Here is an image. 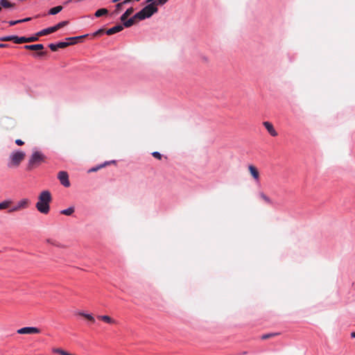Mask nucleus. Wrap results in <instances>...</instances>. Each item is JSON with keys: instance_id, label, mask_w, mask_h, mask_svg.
I'll return each instance as SVG.
<instances>
[{"instance_id": "obj_1", "label": "nucleus", "mask_w": 355, "mask_h": 355, "mask_svg": "<svg viewBox=\"0 0 355 355\" xmlns=\"http://www.w3.org/2000/svg\"><path fill=\"white\" fill-rule=\"evenodd\" d=\"M105 33V31L103 28H100L92 34H85L80 36H76L73 37H67L65 38V41H58L55 42H51L49 44H76L77 43L84 42V39L87 38V42L90 41L94 37L103 35Z\"/></svg>"}, {"instance_id": "obj_2", "label": "nucleus", "mask_w": 355, "mask_h": 355, "mask_svg": "<svg viewBox=\"0 0 355 355\" xmlns=\"http://www.w3.org/2000/svg\"><path fill=\"white\" fill-rule=\"evenodd\" d=\"M51 200V192L48 190L42 191L38 196V201L35 204V207L39 212L47 214L50 211V202Z\"/></svg>"}, {"instance_id": "obj_3", "label": "nucleus", "mask_w": 355, "mask_h": 355, "mask_svg": "<svg viewBox=\"0 0 355 355\" xmlns=\"http://www.w3.org/2000/svg\"><path fill=\"white\" fill-rule=\"evenodd\" d=\"M26 153L21 150L12 151L8 157L7 166L9 168H18L21 163L24 160Z\"/></svg>"}, {"instance_id": "obj_4", "label": "nucleus", "mask_w": 355, "mask_h": 355, "mask_svg": "<svg viewBox=\"0 0 355 355\" xmlns=\"http://www.w3.org/2000/svg\"><path fill=\"white\" fill-rule=\"evenodd\" d=\"M46 158V156L42 152L38 150L33 151L28 160V170H32L42 163L45 162Z\"/></svg>"}, {"instance_id": "obj_5", "label": "nucleus", "mask_w": 355, "mask_h": 355, "mask_svg": "<svg viewBox=\"0 0 355 355\" xmlns=\"http://www.w3.org/2000/svg\"><path fill=\"white\" fill-rule=\"evenodd\" d=\"M158 8L153 6V3H148L140 11L136 13V17L139 20H144L150 18L155 13L157 12Z\"/></svg>"}, {"instance_id": "obj_6", "label": "nucleus", "mask_w": 355, "mask_h": 355, "mask_svg": "<svg viewBox=\"0 0 355 355\" xmlns=\"http://www.w3.org/2000/svg\"><path fill=\"white\" fill-rule=\"evenodd\" d=\"M26 49L31 51V55L35 58L42 59L47 56V49L44 46H24Z\"/></svg>"}, {"instance_id": "obj_7", "label": "nucleus", "mask_w": 355, "mask_h": 355, "mask_svg": "<svg viewBox=\"0 0 355 355\" xmlns=\"http://www.w3.org/2000/svg\"><path fill=\"white\" fill-rule=\"evenodd\" d=\"M29 200L26 198L22 199L19 200L17 204L12 207L10 210L9 212H14V211H18L24 209H26L29 205Z\"/></svg>"}, {"instance_id": "obj_8", "label": "nucleus", "mask_w": 355, "mask_h": 355, "mask_svg": "<svg viewBox=\"0 0 355 355\" xmlns=\"http://www.w3.org/2000/svg\"><path fill=\"white\" fill-rule=\"evenodd\" d=\"M37 41V37L35 35L31 36V37H18L15 35V40L14 44H19L21 43H27V42H32Z\"/></svg>"}, {"instance_id": "obj_9", "label": "nucleus", "mask_w": 355, "mask_h": 355, "mask_svg": "<svg viewBox=\"0 0 355 355\" xmlns=\"http://www.w3.org/2000/svg\"><path fill=\"white\" fill-rule=\"evenodd\" d=\"M58 178L60 180L61 184L65 187H70V182L69 180V175L66 171H60L58 174Z\"/></svg>"}, {"instance_id": "obj_10", "label": "nucleus", "mask_w": 355, "mask_h": 355, "mask_svg": "<svg viewBox=\"0 0 355 355\" xmlns=\"http://www.w3.org/2000/svg\"><path fill=\"white\" fill-rule=\"evenodd\" d=\"M17 332L19 334H40V329L37 327H26L18 329Z\"/></svg>"}, {"instance_id": "obj_11", "label": "nucleus", "mask_w": 355, "mask_h": 355, "mask_svg": "<svg viewBox=\"0 0 355 355\" xmlns=\"http://www.w3.org/2000/svg\"><path fill=\"white\" fill-rule=\"evenodd\" d=\"M248 171L253 180L256 182H259L260 181V175L257 168L255 166L250 164L248 166Z\"/></svg>"}, {"instance_id": "obj_12", "label": "nucleus", "mask_w": 355, "mask_h": 355, "mask_svg": "<svg viewBox=\"0 0 355 355\" xmlns=\"http://www.w3.org/2000/svg\"><path fill=\"white\" fill-rule=\"evenodd\" d=\"M263 125L271 136H272V137L277 136V132L275 130L273 125L270 122L264 121L263 123Z\"/></svg>"}, {"instance_id": "obj_13", "label": "nucleus", "mask_w": 355, "mask_h": 355, "mask_svg": "<svg viewBox=\"0 0 355 355\" xmlns=\"http://www.w3.org/2000/svg\"><path fill=\"white\" fill-rule=\"evenodd\" d=\"M55 31H56V28L53 27V26H51V27H49L47 28H44V29L37 32L34 35L36 36L37 39L39 36L46 35L52 33H53Z\"/></svg>"}, {"instance_id": "obj_14", "label": "nucleus", "mask_w": 355, "mask_h": 355, "mask_svg": "<svg viewBox=\"0 0 355 355\" xmlns=\"http://www.w3.org/2000/svg\"><path fill=\"white\" fill-rule=\"evenodd\" d=\"M123 26L122 24H117L109 29H107L105 32L107 35H112L116 33L120 32L123 29Z\"/></svg>"}, {"instance_id": "obj_15", "label": "nucleus", "mask_w": 355, "mask_h": 355, "mask_svg": "<svg viewBox=\"0 0 355 355\" xmlns=\"http://www.w3.org/2000/svg\"><path fill=\"white\" fill-rule=\"evenodd\" d=\"M136 19H138L136 17V14H135L130 19H126L124 21H123V24L122 25L123 26V27H126V28L131 27L135 23V20Z\"/></svg>"}, {"instance_id": "obj_16", "label": "nucleus", "mask_w": 355, "mask_h": 355, "mask_svg": "<svg viewBox=\"0 0 355 355\" xmlns=\"http://www.w3.org/2000/svg\"><path fill=\"white\" fill-rule=\"evenodd\" d=\"M134 8L132 7H130L129 8H128L123 13V15L121 16L120 17V20L123 22L125 20L127 19V18L133 13L134 12Z\"/></svg>"}, {"instance_id": "obj_17", "label": "nucleus", "mask_w": 355, "mask_h": 355, "mask_svg": "<svg viewBox=\"0 0 355 355\" xmlns=\"http://www.w3.org/2000/svg\"><path fill=\"white\" fill-rule=\"evenodd\" d=\"M97 318L108 324H115L116 322L108 315H98Z\"/></svg>"}, {"instance_id": "obj_18", "label": "nucleus", "mask_w": 355, "mask_h": 355, "mask_svg": "<svg viewBox=\"0 0 355 355\" xmlns=\"http://www.w3.org/2000/svg\"><path fill=\"white\" fill-rule=\"evenodd\" d=\"M62 8H63L61 6L53 7L49 10L48 14L51 15H55L59 13L62 10Z\"/></svg>"}, {"instance_id": "obj_19", "label": "nucleus", "mask_w": 355, "mask_h": 355, "mask_svg": "<svg viewBox=\"0 0 355 355\" xmlns=\"http://www.w3.org/2000/svg\"><path fill=\"white\" fill-rule=\"evenodd\" d=\"M107 14H108V10L107 8H100L95 12L94 16L96 17H100L101 16L106 15Z\"/></svg>"}, {"instance_id": "obj_20", "label": "nucleus", "mask_w": 355, "mask_h": 355, "mask_svg": "<svg viewBox=\"0 0 355 355\" xmlns=\"http://www.w3.org/2000/svg\"><path fill=\"white\" fill-rule=\"evenodd\" d=\"M78 315H80V316L84 317L85 318L88 320L92 323H94L95 322V319H94V318L91 314L85 313L83 312H79Z\"/></svg>"}, {"instance_id": "obj_21", "label": "nucleus", "mask_w": 355, "mask_h": 355, "mask_svg": "<svg viewBox=\"0 0 355 355\" xmlns=\"http://www.w3.org/2000/svg\"><path fill=\"white\" fill-rule=\"evenodd\" d=\"M123 6H124V4L123 3L122 1L116 3V4L115 5V10L113 12V14H114V15L119 14L123 9Z\"/></svg>"}, {"instance_id": "obj_22", "label": "nucleus", "mask_w": 355, "mask_h": 355, "mask_svg": "<svg viewBox=\"0 0 355 355\" xmlns=\"http://www.w3.org/2000/svg\"><path fill=\"white\" fill-rule=\"evenodd\" d=\"M11 204H12L11 200H4V201L0 202V210L5 209L10 207Z\"/></svg>"}, {"instance_id": "obj_23", "label": "nucleus", "mask_w": 355, "mask_h": 355, "mask_svg": "<svg viewBox=\"0 0 355 355\" xmlns=\"http://www.w3.org/2000/svg\"><path fill=\"white\" fill-rule=\"evenodd\" d=\"M74 212V208L73 207H69L68 209H63L60 211L61 214L66 216H71Z\"/></svg>"}, {"instance_id": "obj_24", "label": "nucleus", "mask_w": 355, "mask_h": 355, "mask_svg": "<svg viewBox=\"0 0 355 355\" xmlns=\"http://www.w3.org/2000/svg\"><path fill=\"white\" fill-rule=\"evenodd\" d=\"M0 4L1 6L6 8L13 7V4L9 2L8 0H0Z\"/></svg>"}, {"instance_id": "obj_25", "label": "nucleus", "mask_w": 355, "mask_h": 355, "mask_svg": "<svg viewBox=\"0 0 355 355\" xmlns=\"http://www.w3.org/2000/svg\"><path fill=\"white\" fill-rule=\"evenodd\" d=\"M14 40H15V35H9V36H4V37H0V41L1 42H8V41H10V42H12L14 43Z\"/></svg>"}, {"instance_id": "obj_26", "label": "nucleus", "mask_w": 355, "mask_h": 355, "mask_svg": "<svg viewBox=\"0 0 355 355\" xmlns=\"http://www.w3.org/2000/svg\"><path fill=\"white\" fill-rule=\"evenodd\" d=\"M260 197L268 204H272L271 199L263 192L259 193Z\"/></svg>"}, {"instance_id": "obj_27", "label": "nucleus", "mask_w": 355, "mask_h": 355, "mask_svg": "<svg viewBox=\"0 0 355 355\" xmlns=\"http://www.w3.org/2000/svg\"><path fill=\"white\" fill-rule=\"evenodd\" d=\"M107 164L108 163H105L104 164L100 165L98 166L92 168L91 169L89 170V172H96L98 169H100V168H103V166H106Z\"/></svg>"}, {"instance_id": "obj_28", "label": "nucleus", "mask_w": 355, "mask_h": 355, "mask_svg": "<svg viewBox=\"0 0 355 355\" xmlns=\"http://www.w3.org/2000/svg\"><path fill=\"white\" fill-rule=\"evenodd\" d=\"M279 334H264L261 336V339L263 340H266V339H268V338H272L275 336H277Z\"/></svg>"}, {"instance_id": "obj_29", "label": "nucleus", "mask_w": 355, "mask_h": 355, "mask_svg": "<svg viewBox=\"0 0 355 355\" xmlns=\"http://www.w3.org/2000/svg\"><path fill=\"white\" fill-rule=\"evenodd\" d=\"M67 24V21H61L60 23H58V24L53 26V27H55L56 28V31L58 30L59 28L64 26L66 24Z\"/></svg>"}, {"instance_id": "obj_30", "label": "nucleus", "mask_w": 355, "mask_h": 355, "mask_svg": "<svg viewBox=\"0 0 355 355\" xmlns=\"http://www.w3.org/2000/svg\"><path fill=\"white\" fill-rule=\"evenodd\" d=\"M53 352L55 354H58L60 355H62L63 353L64 352V350H63L61 348H55L53 349Z\"/></svg>"}, {"instance_id": "obj_31", "label": "nucleus", "mask_w": 355, "mask_h": 355, "mask_svg": "<svg viewBox=\"0 0 355 355\" xmlns=\"http://www.w3.org/2000/svg\"><path fill=\"white\" fill-rule=\"evenodd\" d=\"M52 51H57L59 48H64L67 46H49Z\"/></svg>"}, {"instance_id": "obj_32", "label": "nucleus", "mask_w": 355, "mask_h": 355, "mask_svg": "<svg viewBox=\"0 0 355 355\" xmlns=\"http://www.w3.org/2000/svg\"><path fill=\"white\" fill-rule=\"evenodd\" d=\"M146 2L148 3H153V6H156V7H157V5H160L158 3V0H147Z\"/></svg>"}, {"instance_id": "obj_33", "label": "nucleus", "mask_w": 355, "mask_h": 355, "mask_svg": "<svg viewBox=\"0 0 355 355\" xmlns=\"http://www.w3.org/2000/svg\"><path fill=\"white\" fill-rule=\"evenodd\" d=\"M152 155L155 158H157L158 159H162V155L159 152H153Z\"/></svg>"}, {"instance_id": "obj_34", "label": "nucleus", "mask_w": 355, "mask_h": 355, "mask_svg": "<svg viewBox=\"0 0 355 355\" xmlns=\"http://www.w3.org/2000/svg\"><path fill=\"white\" fill-rule=\"evenodd\" d=\"M19 23H21V21H19V19L15 20V21L12 20V21H8V24H9L10 26H14V25H16V24H19Z\"/></svg>"}, {"instance_id": "obj_35", "label": "nucleus", "mask_w": 355, "mask_h": 355, "mask_svg": "<svg viewBox=\"0 0 355 355\" xmlns=\"http://www.w3.org/2000/svg\"><path fill=\"white\" fill-rule=\"evenodd\" d=\"M15 144L18 146H22L24 144V142L22 140L17 139L15 140Z\"/></svg>"}, {"instance_id": "obj_36", "label": "nucleus", "mask_w": 355, "mask_h": 355, "mask_svg": "<svg viewBox=\"0 0 355 355\" xmlns=\"http://www.w3.org/2000/svg\"><path fill=\"white\" fill-rule=\"evenodd\" d=\"M135 0H123L122 2L124 5L132 3Z\"/></svg>"}, {"instance_id": "obj_37", "label": "nucleus", "mask_w": 355, "mask_h": 355, "mask_svg": "<svg viewBox=\"0 0 355 355\" xmlns=\"http://www.w3.org/2000/svg\"><path fill=\"white\" fill-rule=\"evenodd\" d=\"M168 0H158V3L162 6L165 4Z\"/></svg>"}, {"instance_id": "obj_38", "label": "nucleus", "mask_w": 355, "mask_h": 355, "mask_svg": "<svg viewBox=\"0 0 355 355\" xmlns=\"http://www.w3.org/2000/svg\"><path fill=\"white\" fill-rule=\"evenodd\" d=\"M31 19L30 17H27V18H24V19H19V21H21V23H22V22H25V21H28Z\"/></svg>"}, {"instance_id": "obj_39", "label": "nucleus", "mask_w": 355, "mask_h": 355, "mask_svg": "<svg viewBox=\"0 0 355 355\" xmlns=\"http://www.w3.org/2000/svg\"><path fill=\"white\" fill-rule=\"evenodd\" d=\"M351 336H352V338H355V332H352V333L351 334Z\"/></svg>"}, {"instance_id": "obj_40", "label": "nucleus", "mask_w": 355, "mask_h": 355, "mask_svg": "<svg viewBox=\"0 0 355 355\" xmlns=\"http://www.w3.org/2000/svg\"><path fill=\"white\" fill-rule=\"evenodd\" d=\"M135 1H139L140 0H135Z\"/></svg>"}]
</instances>
